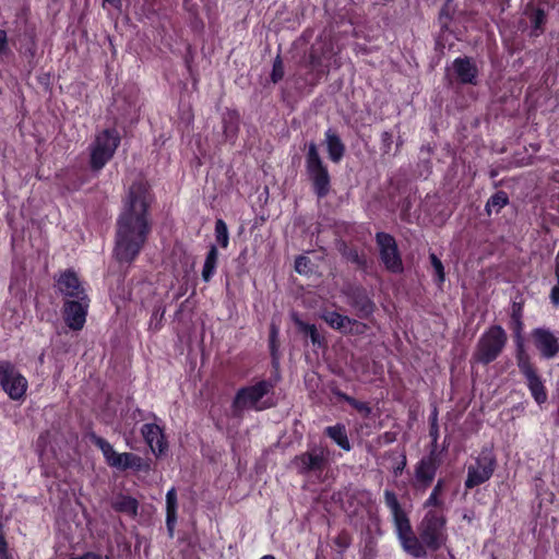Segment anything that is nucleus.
Here are the masks:
<instances>
[{"instance_id":"nucleus-1","label":"nucleus","mask_w":559,"mask_h":559,"mask_svg":"<svg viewBox=\"0 0 559 559\" xmlns=\"http://www.w3.org/2000/svg\"><path fill=\"white\" fill-rule=\"evenodd\" d=\"M154 199L146 179L141 177L130 185L116 223L112 255L118 263L131 265L147 242L152 231L150 209Z\"/></svg>"},{"instance_id":"nucleus-2","label":"nucleus","mask_w":559,"mask_h":559,"mask_svg":"<svg viewBox=\"0 0 559 559\" xmlns=\"http://www.w3.org/2000/svg\"><path fill=\"white\" fill-rule=\"evenodd\" d=\"M384 503L390 510L394 533L402 549L413 558H425L428 552L440 550L448 540L447 523L444 512L427 510L417 526L418 535L415 534L409 513L403 508L396 493L385 489L383 492Z\"/></svg>"},{"instance_id":"nucleus-3","label":"nucleus","mask_w":559,"mask_h":559,"mask_svg":"<svg viewBox=\"0 0 559 559\" xmlns=\"http://www.w3.org/2000/svg\"><path fill=\"white\" fill-rule=\"evenodd\" d=\"M280 376L261 379L250 385L239 388L230 404V416L241 419L245 412H263L277 405L274 389Z\"/></svg>"},{"instance_id":"nucleus-4","label":"nucleus","mask_w":559,"mask_h":559,"mask_svg":"<svg viewBox=\"0 0 559 559\" xmlns=\"http://www.w3.org/2000/svg\"><path fill=\"white\" fill-rule=\"evenodd\" d=\"M305 170L316 197L318 199L328 197L332 187L331 175L313 141L307 144Z\"/></svg>"},{"instance_id":"nucleus-5","label":"nucleus","mask_w":559,"mask_h":559,"mask_svg":"<svg viewBox=\"0 0 559 559\" xmlns=\"http://www.w3.org/2000/svg\"><path fill=\"white\" fill-rule=\"evenodd\" d=\"M507 343L508 335L504 329L499 324H492L479 336L472 358L487 366L502 354Z\"/></svg>"},{"instance_id":"nucleus-6","label":"nucleus","mask_w":559,"mask_h":559,"mask_svg":"<svg viewBox=\"0 0 559 559\" xmlns=\"http://www.w3.org/2000/svg\"><path fill=\"white\" fill-rule=\"evenodd\" d=\"M120 143L121 135L116 128H106L98 132L91 144V169L94 171L102 170L114 157Z\"/></svg>"},{"instance_id":"nucleus-7","label":"nucleus","mask_w":559,"mask_h":559,"mask_svg":"<svg viewBox=\"0 0 559 559\" xmlns=\"http://www.w3.org/2000/svg\"><path fill=\"white\" fill-rule=\"evenodd\" d=\"M334 56V47L331 41H322L311 46L306 68L304 84L316 86L330 71V61Z\"/></svg>"},{"instance_id":"nucleus-8","label":"nucleus","mask_w":559,"mask_h":559,"mask_svg":"<svg viewBox=\"0 0 559 559\" xmlns=\"http://www.w3.org/2000/svg\"><path fill=\"white\" fill-rule=\"evenodd\" d=\"M497 456L491 448L484 447L475 457V462L467 467V476L464 481L466 489H473L488 481L496 468Z\"/></svg>"},{"instance_id":"nucleus-9","label":"nucleus","mask_w":559,"mask_h":559,"mask_svg":"<svg viewBox=\"0 0 559 559\" xmlns=\"http://www.w3.org/2000/svg\"><path fill=\"white\" fill-rule=\"evenodd\" d=\"M0 388L12 401L22 402L26 397L28 381L11 360H0Z\"/></svg>"},{"instance_id":"nucleus-10","label":"nucleus","mask_w":559,"mask_h":559,"mask_svg":"<svg viewBox=\"0 0 559 559\" xmlns=\"http://www.w3.org/2000/svg\"><path fill=\"white\" fill-rule=\"evenodd\" d=\"M440 466L439 453L431 449L415 465L412 487L417 492H425L433 483Z\"/></svg>"},{"instance_id":"nucleus-11","label":"nucleus","mask_w":559,"mask_h":559,"mask_svg":"<svg viewBox=\"0 0 559 559\" xmlns=\"http://www.w3.org/2000/svg\"><path fill=\"white\" fill-rule=\"evenodd\" d=\"M374 239L385 270L394 274L402 273L403 260L395 238L389 233L378 231Z\"/></svg>"},{"instance_id":"nucleus-12","label":"nucleus","mask_w":559,"mask_h":559,"mask_svg":"<svg viewBox=\"0 0 559 559\" xmlns=\"http://www.w3.org/2000/svg\"><path fill=\"white\" fill-rule=\"evenodd\" d=\"M330 462V451L325 447H317L311 451L296 455L292 464L300 475L321 474Z\"/></svg>"},{"instance_id":"nucleus-13","label":"nucleus","mask_w":559,"mask_h":559,"mask_svg":"<svg viewBox=\"0 0 559 559\" xmlns=\"http://www.w3.org/2000/svg\"><path fill=\"white\" fill-rule=\"evenodd\" d=\"M515 360L520 373L525 378L532 397L538 405L544 404L548 399L547 390L532 357L521 355Z\"/></svg>"},{"instance_id":"nucleus-14","label":"nucleus","mask_w":559,"mask_h":559,"mask_svg":"<svg viewBox=\"0 0 559 559\" xmlns=\"http://www.w3.org/2000/svg\"><path fill=\"white\" fill-rule=\"evenodd\" d=\"M90 306V296L79 299H66L61 308L66 325L72 331H81L86 323Z\"/></svg>"},{"instance_id":"nucleus-15","label":"nucleus","mask_w":559,"mask_h":559,"mask_svg":"<svg viewBox=\"0 0 559 559\" xmlns=\"http://www.w3.org/2000/svg\"><path fill=\"white\" fill-rule=\"evenodd\" d=\"M86 437L95 447L102 451L105 462L108 466L121 472H126L130 468L131 457L134 455V453L116 452L114 447L105 438L99 437L94 431L88 432Z\"/></svg>"},{"instance_id":"nucleus-16","label":"nucleus","mask_w":559,"mask_h":559,"mask_svg":"<svg viewBox=\"0 0 559 559\" xmlns=\"http://www.w3.org/2000/svg\"><path fill=\"white\" fill-rule=\"evenodd\" d=\"M57 292L66 299H79L88 296L84 283L73 269H67L55 278Z\"/></svg>"},{"instance_id":"nucleus-17","label":"nucleus","mask_w":559,"mask_h":559,"mask_svg":"<svg viewBox=\"0 0 559 559\" xmlns=\"http://www.w3.org/2000/svg\"><path fill=\"white\" fill-rule=\"evenodd\" d=\"M531 336L542 358L549 360L559 354V338L549 329L535 328Z\"/></svg>"},{"instance_id":"nucleus-18","label":"nucleus","mask_w":559,"mask_h":559,"mask_svg":"<svg viewBox=\"0 0 559 559\" xmlns=\"http://www.w3.org/2000/svg\"><path fill=\"white\" fill-rule=\"evenodd\" d=\"M348 305L354 309L355 314L361 320H368L376 311V304L369 297L367 290L361 286L350 287L346 292Z\"/></svg>"},{"instance_id":"nucleus-19","label":"nucleus","mask_w":559,"mask_h":559,"mask_svg":"<svg viewBox=\"0 0 559 559\" xmlns=\"http://www.w3.org/2000/svg\"><path fill=\"white\" fill-rule=\"evenodd\" d=\"M141 435L156 456H160L167 451L168 442L164 429L159 425L155 423L144 424L141 428Z\"/></svg>"},{"instance_id":"nucleus-20","label":"nucleus","mask_w":559,"mask_h":559,"mask_svg":"<svg viewBox=\"0 0 559 559\" xmlns=\"http://www.w3.org/2000/svg\"><path fill=\"white\" fill-rule=\"evenodd\" d=\"M456 81L463 85L478 84V68L471 57H457L453 61Z\"/></svg>"},{"instance_id":"nucleus-21","label":"nucleus","mask_w":559,"mask_h":559,"mask_svg":"<svg viewBox=\"0 0 559 559\" xmlns=\"http://www.w3.org/2000/svg\"><path fill=\"white\" fill-rule=\"evenodd\" d=\"M531 23V37H539L544 34L547 23V14L543 8L534 7L533 3H527L524 10Z\"/></svg>"},{"instance_id":"nucleus-22","label":"nucleus","mask_w":559,"mask_h":559,"mask_svg":"<svg viewBox=\"0 0 559 559\" xmlns=\"http://www.w3.org/2000/svg\"><path fill=\"white\" fill-rule=\"evenodd\" d=\"M324 138L329 159L334 164L341 163L346 152L341 136L330 128L325 131Z\"/></svg>"},{"instance_id":"nucleus-23","label":"nucleus","mask_w":559,"mask_h":559,"mask_svg":"<svg viewBox=\"0 0 559 559\" xmlns=\"http://www.w3.org/2000/svg\"><path fill=\"white\" fill-rule=\"evenodd\" d=\"M323 433L342 450L346 452L352 450V444L347 436V429L344 424L337 423L336 425L328 426L324 428Z\"/></svg>"},{"instance_id":"nucleus-24","label":"nucleus","mask_w":559,"mask_h":559,"mask_svg":"<svg viewBox=\"0 0 559 559\" xmlns=\"http://www.w3.org/2000/svg\"><path fill=\"white\" fill-rule=\"evenodd\" d=\"M445 489V480L444 478H439L436 485L432 488L429 497L425 500L423 507L426 510H438L444 512L445 502L442 498L443 491Z\"/></svg>"},{"instance_id":"nucleus-25","label":"nucleus","mask_w":559,"mask_h":559,"mask_svg":"<svg viewBox=\"0 0 559 559\" xmlns=\"http://www.w3.org/2000/svg\"><path fill=\"white\" fill-rule=\"evenodd\" d=\"M177 491L176 488L173 487L166 493V527L170 537L174 536L177 523Z\"/></svg>"},{"instance_id":"nucleus-26","label":"nucleus","mask_w":559,"mask_h":559,"mask_svg":"<svg viewBox=\"0 0 559 559\" xmlns=\"http://www.w3.org/2000/svg\"><path fill=\"white\" fill-rule=\"evenodd\" d=\"M509 328L512 331L514 344H515V359H519L521 355L530 356L527 353L525 345H524V338H523V330H524V322L523 318H510Z\"/></svg>"},{"instance_id":"nucleus-27","label":"nucleus","mask_w":559,"mask_h":559,"mask_svg":"<svg viewBox=\"0 0 559 559\" xmlns=\"http://www.w3.org/2000/svg\"><path fill=\"white\" fill-rule=\"evenodd\" d=\"M111 507L116 512L124 513L134 518L138 515L139 502L131 496L118 495L114 499Z\"/></svg>"},{"instance_id":"nucleus-28","label":"nucleus","mask_w":559,"mask_h":559,"mask_svg":"<svg viewBox=\"0 0 559 559\" xmlns=\"http://www.w3.org/2000/svg\"><path fill=\"white\" fill-rule=\"evenodd\" d=\"M320 317L331 329L342 334H345L350 319L335 310H324Z\"/></svg>"},{"instance_id":"nucleus-29","label":"nucleus","mask_w":559,"mask_h":559,"mask_svg":"<svg viewBox=\"0 0 559 559\" xmlns=\"http://www.w3.org/2000/svg\"><path fill=\"white\" fill-rule=\"evenodd\" d=\"M218 265V249L216 245H211L205 255L204 264L202 267V280L209 283L216 273Z\"/></svg>"},{"instance_id":"nucleus-30","label":"nucleus","mask_w":559,"mask_h":559,"mask_svg":"<svg viewBox=\"0 0 559 559\" xmlns=\"http://www.w3.org/2000/svg\"><path fill=\"white\" fill-rule=\"evenodd\" d=\"M240 115L237 110H227L223 117L224 134L227 139L234 140L239 132Z\"/></svg>"},{"instance_id":"nucleus-31","label":"nucleus","mask_w":559,"mask_h":559,"mask_svg":"<svg viewBox=\"0 0 559 559\" xmlns=\"http://www.w3.org/2000/svg\"><path fill=\"white\" fill-rule=\"evenodd\" d=\"M337 400L347 403L350 407L357 411L364 418H369L372 413V408L367 402L358 401L357 399L336 390L333 392Z\"/></svg>"},{"instance_id":"nucleus-32","label":"nucleus","mask_w":559,"mask_h":559,"mask_svg":"<svg viewBox=\"0 0 559 559\" xmlns=\"http://www.w3.org/2000/svg\"><path fill=\"white\" fill-rule=\"evenodd\" d=\"M510 202L509 195L503 190L495 192L486 202L485 212L487 215H491L492 212L499 214L501 210L507 206Z\"/></svg>"},{"instance_id":"nucleus-33","label":"nucleus","mask_w":559,"mask_h":559,"mask_svg":"<svg viewBox=\"0 0 559 559\" xmlns=\"http://www.w3.org/2000/svg\"><path fill=\"white\" fill-rule=\"evenodd\" d=\"M214 231H215V240H216L217 245L221 248L226 249L229 245V233H228L227 224L225 223L224 219H222V218L216 219Z\"/></svg>"},{"instance_id":"nucleus-34","label":"nucleus","mask_w":559,"mask_h":559,"mask_svg":"<svg viewBox=\"0 0 559 559\" xmlns=\"http://www.w3.org/2000/svg\"><path fill=\"white\" fill-rule=\"evenodd\" d=\"M343 255L346 260L355 264L358 269L365 270L367 267V258L364 253L355 247L345 248Z\"/></svg>"},{"instance_id":"nucleus-35","label":"nucleus","mask_w":559,"mask_h":559,"mask_svg":"<svg viewBox=\"0 0 559 559\" xmlns=\"http://www.w3.org/2000/svg\"><path fill=\"white\" fill-rule=\"evenodd\" d=\"M429 260L433 269V282L441 287L445 281L443 263L435 253L429 254Z\"/></svg>"},{"instance_id":"nucleus-36","label":"nucleus","mask_w":559,"mask_h":559,"mask_svg":"<svg viewBox=\"0 0 559 559\" xmlns=\"http://www.w3.org/2000/svg\"><path fill=\"white\" fill-rule=\"evenodd\" d=\"M368 330L369 325L367 323L350 318L344 335L359 336L364 335Z\"/></svg>"},{"instance_id":"nucleus-37","label":"nucleus","mask_w":559,"mask_h":559,"mask_svg":"<svg viewBox=\"0 0 559 559\" xmlns=\"http://www.w3.org/2000/svg\"><path fill=\"white\" fill-rule=\"evenodd\" d=\"M353 543V537L347 530H342L334 538L333 544L340 548L341 554H343L347 548L350 547Z\"/></svg>"},{"instance_id":"nucleus-38","label":"nucleus","mask_w":559,"mask_h":559,"mask_svg":"<svg viewBox=\"0 0 559 559\" xmlns=\"http://www.w3.org/2000/svg\"><path fill=\"white\" fill-rule=\"evenodd\" d=\"M129 469H132L133 472L147 473L151 469V464L147 460H144L140 455L134 454L131 457V465Z\"/></svg>"},{"instance_id":"nucleus-39","label":"nucleus","mask_w":559,"mask_h":559,"mask_svg":"<svg viewBox=\"0 0 559 559\" xmlns=\"http://www.w3.org/2000/svg\"><path fill=\"white\" fill-rule=\"evenodd\" d=\"M284 78V66L280 56H277L273 62L271 81L278 83Z\"/></svg>"},{"instance_id":"nucleus-40","label":"nucleus","mask_w":559,"mask_h":559,"mask_svg":"<svg viewBox=\"0 0 559 559\" xmlns=\"http://www.w3.org/2000/svg\"><path fill=\"white\" fill-rule=\"evenodd\" d=\"M269 347H270V354L273 361H276L278 359L277 352H278V343H277V329L272 325L269 336Z\"/></svg>"},{"instance_id":"nucleus-41","label":"nucleus","mask_w":559,"mask_h":559,"mask_svg":"<svg viewBox=\"0 0 559 559\" xmlns=\"http://www.w3.org/2000/svg\"><path fill=\"white\" fill-rule=\"evenodd\" d=\"M377 543L372 537H369L362 548V559H374L377 556Z\"/></svg>"},{"instance_id":"nucleus-42","label":"nucleus","mask_w":559,"mask_h":559,"mask_svg":"<svg viewBox=\"0 0 559 559\" xmlns=\"http://www.w3.org/2000/svg\"><path fill=\"white\" fill-rule=\"evenodd\" d=\"M393 144V134L389 131H383L381 134V150L384 154L390 153Z\"/></svg>"},{"instance_id":"nucleus-43","label":"nucleus","mask_w":559,"mask_h":559,"mask_svg":"<svg viewBox=\"0 0 559 559\" xmlns=\"http://www.w3.org/2000/svg\"><path fill=\"white\" fill-rule=\"evenodd\" d=\"M309 338L313 346H318L319 348L326 347V340L319 333L318 329L309 335Z\"/></svg>"},{"instance_id":"nucleus-44","label":"nucleus","mask_w":559,"mask_h":559,"mask_svg":"<svg viewBox=\"0 0 559 559\" xmlns=\"http://www.w3.org/2000/svg\"><path fill=\"white\" fill-rule=\"evenodd\" d=\"M397 439V432L395 431H385L378 437V442L380 444H391L395 442Z\"/></svg>"},{"instance_id":"nucleus-45","label":"nucleus","mask_w":559,"mask_h":559,"mask_svg":"<svg viewBox=\"0 0 559 559\" xmlns=\"http://www.w3.org/2000/svg\"><path fill=\"white\" fill-rule=\"evenodd\" d=\"M310 263V260L305 255H299L295 260V270L299 274L306 273V267Z\"/></svg>"},{"instance_id":"nucleus-46","label":"nucleus","mask_w":559,"mask_h":559,"mask_svg":"<svg viewBox=\"0 0 559 559\" xmlns=\"http://www.w3.org/2000/svg\"><path fill=\"white\" fill-rule=\"evenodd\" d=\"M0 559H13L9 552L8 543L3 535H0Z\"/></svg>"},{"instance_id":"nucleus-47","label":"nucleus","mask_w":559,"mask_h":559,"mask_svg":"<svg viewBox=\"0 0 559 559\" xmlns=\"http://www.w3.org/2000/svg\"><path fill=\"white\" fill-rule=\"evenodd\" d=\"M407 464V459L405 452L401 454V461L393 467V474L395 476H400L405 469Z\"/></svg>"},{"instance_id":"nucleus-48","label":"nucleus","mask_w":559,"mask_h":559,"mask_svg":"<svg viewBox=\"0 0 559 559\" xmlns=\"http://www.w3.org/2000/svg\"><path fill=\"white\" fill-rule=\"evenodd\" d=\"M9 50L8 35L4 29H0V55Z\"/></svg>"},{"instance_id":"nucleus-49","label":"nucleus","mask_w":559,"mask_h":559,"mask_svg":"<svg viewBox=\"0 0 559 559\" xmlns=\"http://www.w3.org/2000/svg\"><path fill=\"white\" fill-rule=\"evenodd\" d=\"M510 318H523V304L513 302Z\"/></svg>"},{"instance_id":"nucleus-50","label":"nucleus","mask_w":559,"mask_h":559,"mask_svg":"<svg viewBox=\"0 0 559 559\" xmlns=\"http://www.w3.org/2000/svg\"><path fill=\"white\" fill-rule=\"evenodd\" d=\"M70 559H103V555L95 551H86L82 555L71 557Z\"/></svg>"},{"instance_id":"nucleus-51","label":"nucleus","mask_w":559,"mask_h":559,"mask_svg":"<svg viewBox=\"0 0 559 559\" xmlns=\"http://www.w3.org/2000/svg\"><path fill=\"white\" fill-rule=\"evenodd\" d=\"M429 436L432 439V449L437 450V441L439 438V425L438 426H429Z\"/></svg>"},{"instance_id":"nucleus-52","label":"nucleus","mask_w":559,"mask_h":559,"mask_svg":"<svg viewBox=\"0 0 559 559\" xmlns=\"http://www.w3.org/2000/svg\"><path fill=\"white\" fill-rule=\"evenodd\" d=\"M294 323H295V325L297 326L298 331H299L300 333H304V334H306V333H307V331H308V326H311V325H312L311 323H307V322L302 321L301 319H299V318H297V317H296V318H294Z\"/></svg>"},{"instance_id":"nucleus-53","label":"nucleus","mask_w":559,"mask_h":559,"mask_svg":"<svg viewBox=\"0 0 559 559\" xmlns=\"http://www.w3.org/2000/svg\"><path fill=\"white\" fill-rule=\"evenodd\" d=\"M550 301L554 306H559V285H555L549 295Z\"/></svg>"},{"instance_id":"nucleus-54","label":"nucleus","mask_w":559,"mask_h":559,"mask_svg":"<svg viewBox=\"0 0 559 559\" xmlns=\"http://www.w3.org/2000/svg\"><path fill=\"white\" fill-rule=\"evenodd\" d=\"M106 4H109L117 10H121L122 0H103V8H106Z\"/></svg>"},{"instance_id":"nucleus-55","label":"nucleus","mask_w":559,"mask_h":559,"mask_svg":"<svg viewBox=\"0 0 559 559\" xmlns=\"http://www.w3.org/2000/svg\"><path fill=\"white\" fill-rule=\"evenodd\" d=\"M429 426H438V408L435 406L429 415Z\"/></svg>"},{"instance_id":"nucleus-56","label":"nucleus","mask_w":559,"mask_h":559,"mask_svg":"<svg viewBox=\"0 0 559 559\" xmlns=\"http://www.w3.org/2000/svg\"><path fill=\"white\" fill-rule=\"evenodd\" d=\"M132 418L142 420L145 419L146 417L144 416V412L141 408L136 407L132 413Z\"/></svg>"},{"instance_id":"nucleus-57","label":"nucleus","mask_w":559,"mask_h":559,"mask_svg":"<svg viewBox=\"0 0 559 559\" xmlns=\"http://www.w3.org/2000/svg\"><path fill=\"white\" fill-rule=\"evenodd\" d=\"M555 276L557 281V285H559V253L555 258Z\"/></svg>"},{"instance_id":"nucleus-58","label":"nucleus","mask_w":559,"mask_h":559,"mask_svg":"<svg viewBox=\"0 0 559 559\" xmlns=\"http://www.w3.org/2000/svg\"><path fill=\"white\" fill-rule=\"evenodd\" d=\"M83 185V181H76L73 185H67L66 188L68 191H76L81 188Z\"/></svg>"},{"instance_id":"nucleus-59","label":"nucleus","mask_w":559,"mask_h":559,"mask_svg":"<svg viewBox=\"0 0 559 559\" xmlns=\"http://www.w3.org/2000/svg\"><path fill=\"white\" fill-rule=\"evenodd\" d=\"M317 330L316 324H312L311 326H308V331L305 335L309 336L312 332Z\"/></svg>"},{"instance_id":"nucleus-60","label":"nucleus","mask_w":559,"mask_h":559,"mask_svg":"<svg viewBox=\"0 0 559 559\" xmlns=\"http://www.w3.org/2000/svg\"><path fill=\"white\" fill-rule=\"evenodd\" d=\"M260 559H275V557L272 555H265V556L261 557Z\"/></svg>"},{"instance_id":"nucleus-61","label":"nucleus","mask_w":559,"mask_h":559,"mask_svg":"<svg viewBox=\"0 0 559 559\" xmlns=\"http://www.w3.org/2000/svg\"><path fill=\"white\" fill-rule=\"evenodd\" d=\"M316 559H325L322 555L317 554Z\"/></svg>"},{"instance_id":"nucleus-62","label":"nucleus","mask_w":559,"mask_h":559,"mask_svg":"<svg viewBox=\"0 0 559 559\" xmlns=\"http://www.w3.org/2000/svg\"><path fill=\"white\" fill-rule=\"evenodd\" d=\"M150 417H153L154 419H156V418H157V417H156V415H155V414H153V413H151V414H150Z\"/></svg>"},{"instance_id":"nucleus-63","label":"nucleus","mask_w":559,"mask_h":559,"mask_svg":"<svg viewBox=\"0 0 559 559\" xmlns=\"http://www.w3.org/2000/svg\"><path fill=\"white\" fill-rule=\"evenodd\" d=\"M510 0H502V4H508Z\"/></svg>"},{"instance_id":"nucleus-64","label":"nucleus","mask_w":559,"mask_h":559,"mask_svg":"<svg viewBox=\"0 0 559 559\" xmlns=\"http://www.w3.org/2000/svg\"><path fill=\"white\" fill-rule=\"evenodd\" d=\"M103 559H110V557H108V556H103Z\"/></svg>"}]
</instances>
